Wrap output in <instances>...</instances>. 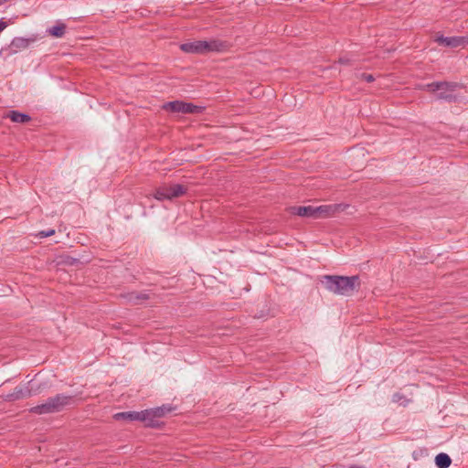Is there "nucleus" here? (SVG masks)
I'll return each mask as SVG.
<instances>
[{
  "mask_svg": "<svg viewBox=\"0 0 468 468\" xmlns=\"http://www.w3.org/2000/svg\"><path fill=\"white\" fill-rule=\"evenodd\" d=\"M435 41L439 45L451 48H457L460 46H464L466 44V40L463 37H443L441 35L437 37Z\"/></svg>",
  "mask_w": 468,
  "mask_h": 468,
  "instance_id": "obj_12",
  "label": "nucleus"
},
{
  "mask_svg": "<svg viewBox=\"0 0 468 468\" xmlns=\"http://www.w3.org/2000/svg\"><path fill=\"white\" fill-rule=\"evenodd\" d=\"M35 40H36L35 37H29V38L21 37H14L12 39L10 45H8L7 47L3 48L1 49L0 54L6 52L7 56H12L20 50H24V49L27 48L30 46V44L33 43Z\"/></svg>",
  "mask_w": 468,
  "mask_h": 468,
  "instance_id": "obj_8",
  "label": "nucleus"
},
{
  "mask_svg": "<svg viewBox=\"0 0 468 468\" xmlns=\"http://www.w3.org/2000/svg\"><path fill=\"white\" fill-rule=\"evenodd\" d=\"M463 88V84L453 81H433L424 86L426 90L433 93L436 92L438 100L450 103L460 101V96L455 94L454 91Z\"/></svg>",
  "mask_w": 468,
  "mask_h": 468,
  "instance_id": "obj_4",
  "label": "nucleus"
},
{
  "mask_svg": "<svg viewBox=\"0 0 468 468\" xmlns=\"http://www.w3.org/2000/svg\"><path fill=\"white\" fill-rule=\"evenodd\" d=\"M288 212L292 215H296L302 218H314L315 219V207L313 206H299L288 207Z\"/></svg>",
  "mask_w": 468,
  "mask_h": 468,
  "instance_id": "obj_11",
  "label": "nucleus"
},
{
  "mask_svg": "<svg viewBox=\"0 0 468 468\" xmlns=\"http://www.w3.org/2000/svg\"><path fill=\"white\" fill-rule=\"evenodd\" d=\"M392 400L394 402H399L402 404L403 406H407L410 400L406 399V397L401 393H395L392 397Z\"/></svg>",
  "mask_w": 468,
  "mask_h": 468,
  "instance_id": "obj_18",
  "label": "nucleus"
},
{
  "mask_svg": "<svg viewBox=\"0 0 468 468\" xmlns=\"http://www.w3.org/2000/svg\"><path fill=\"white\" fill-rule=\"evenodd\" d=\"M12 0H0V6L5 5V3L11 2Z\"/></svg>",
  "mask_w": 468,
  "mask_h": 468,
  "instance_id": "obj_23",
  "label": "nucleus"
},
{
  "mask_svg": "<svg viewBox=\"0 0 468 468\" xmlns=\"http://www.w3.org/2000/svg\"><path fill=\"white\" fill-rule=\"evenodd\" d=\"M74 402V396L58 393L48 398L44 403L32 407L29 412L37 415L58 413L70 407Z\"/></svg>",
  "mask_w": 468,
  "mask_h": 468,
  "instance_id": "obj_2",
  "label": "nucleus"
},
{
  "mask_svg": "<svg viewBox=\"0 0 468 468\" xmlns=\"http://www.w3.org/2000/svg\"><path fill=\"white\" fill-rule=\"evenodd\" d=\"M7 23L4 19H0V33L7 27Z\"/></svg>",
  "mask_w": 468,
  "mask_h": 468,
  "instance_id": "obj_21",
  "label": "nucleus"
},
{
  "mask_svg": "<svg viewBox=\"0 0 468 468\" xmlns=\"http://www.w3.org/2000/svg\"><path fill=\"white\" fill-rule=\"evenodd\" d=\"M227 41L220 39L197 40L184 43L180 46L181 50L192 54H207L209 52H223L229 48Z\"/></svg>",
  "mask_w": 468,
  "mask_h": 468,
  "instance_id": "obj_3",
  "label": "nucleus"
},
{
  "mask_svg": "<svg viewBox=\"0 0 468 468\" xmlns=\"http://www.w3.org/2000/svg\"><path fill=\"white\" fill-rule=\"evenodd\" d=\"M321 282L330 292L344 296L352 295L355 292H358L361 287L358 275H324Z\"/></svg>",
  "mask_w": 468,
  "mask_h": 468,
  "instance_id": "obj_1",
  "label": "nucleus"
},
{
  "mask_svg": "<svg viewBox=\"0 0 468 468\" xmlns=\"http://www.w3.org/2000/svg\"><path fill=\"white\" fill-rule=\"evenodd\" d=\"M339 63L340 64H344V65H347V64L350 63V59L346 58H339Z\"/></svg>",
  "mask_w": 468,
  "mask_h": 468,
  "instance_id": "obj_22",
  "label": "nucleus"
},
{
  "mask_svg": "<svg viewBox=\"0 0 468 468\" xmlns=\"http://www.w3.org/2000/svg\"><path fill=\"white\" fill-rule=\"evenodd\" d=\"M342 205H322L315 207V219L325 218L334 216L336 212L340 211Z\"/></svg>",
  "mask_w": 468,
  "mask_h": 468,
  "instance_id": "obj_10",
  "label": "nucleus"
},
{
  "mask_svg": "<svg viewBox=\"0 0 468 468\" xmlns=\"http://www.w3.org/2000/svg\"><path fill=\"white\" fill-rule=\"evenodd\" d=\"M55 234V229H48V230H41L37 236L40 238H47L50 237Z\"/></svg>",
  "mask_w": 468,
  "mask_h": 468,
  "instance_id": "obj_19",
  "label": "nucleus"
},
{
  "mask_svg": "<svg viewBox=\"0 0 468 468\" xmlns=\"http://www.w3.org/2000/svg\"><path fill=\"white\" fill-rule=\"evenodd\" d=\"M187 187L181 184H173L162 186L155 189L154 197L157 200H172L186 195Z\"/></svg>",
  "mask_w": 468,
  "mask_h": 468,
  "instance_id": "obj_6",
  "label": "nucleus"
},
{
  "mask_svg": "<svg viewBox=\"0 0 468 468\" xmlns=\"http://www.w3.org/2000/svg\"><path fill=\"white\" fill-rule=\"evenodd\" d=\"M67 26L64 23H58L52 27H49L47 32L55 37H62L66 32Z\"/></svg>",
  "mask_w": 468,
  "mask_h": 468,
  "instance_id": "obj_17",
  "label": "nucleus"
},
{
  "mask_svg": "<svg viewBox=\"0 0 468 468\" xmlns=\"http://www.w3.org/2000/svg\"><path fill=\"white\" fill-rule=\"evenodd\" d=\"M127 301L133 304H139L143 301L150 299V296L145 292H131L124 295Z\"/></svg>",
  "mask_w": 468,
  "mask_h": 468,
  "instance_id": "obj_14",
  "label": "nucleus"
},
{
  "mask_svg": "<svg viewBox=\"0 0 468 468\" xmlns=\"http://www.w3.org/2000/svg\"><path fill=\"white\" fill-rule=\"evenodd\" d=\"M167 287H168V286L163 285V286H162V289H164V290H165V289H166Z\"/></svg>",
  "mask_w": 468,
  "mask_h": 468,
  "instance_id": "obj_25",
  "label": "nucleus"
},
{
  "mask_svg": "<svg viewBox=\"0 0 468 468\" xmlns=\"http://www.w3.org/2000/svg\"><path fill=\"white\" fill-rule=\"evenodd\" d=\"M163 109L171 112L198 114L204 112L205 107L182 101H173L165 103Z\"/></svg>",
  "mask_w": 468,
  "mask_h": 468,
  "instance_id": "obj_7",
  "label": "nucleus"
},
{
  "mask_svg": "<svg viewBox=\"0 0 468 468\" xmlns=\"http://www.w3.org/2000/svg\"><path fill=\"white\" fill-rule=\"evenodd\" d=\"M174 410L175 408L170 405H162L161 407L144 410L145 427L161 429L165 425V422L160 420V419L165 417L167 413L172 412Z\"/></svg>",
  "mask_w": 468,
  "mask_h": 468,
  "instance_id": "obj_5",
  "label": "nucleus"
},
{
  "mask_svg": "<svg viewBox=\"0 0 468 468\" xmlns=\"http://www.w3.org/2000/svg\"><path fill=\"white\" fill-rule=\"evenodd\" d=\"M360 79L367 82H373L375 80L374 76L372 74H367V73L360 74Z\"/></svg>",
  "mask_w": 468,
  "mask_h": 468,
  "instance_id": "obj_20",
  "label": "nucleus"
},
{
  "mask_svg": "<svg viewBox=\"0 0 468 468\" xmlns=\"http://www.w3.org/2000/svg\"><path fill=\"white\" fill-rule=\"evenodd\" d=\"M32 396V391L26 387H16L12 393L6 395L7 401H16L21 399L29 398Z\"/></svg>",
  "mask_w": 468,
  "mask_h": 468,
  "instance_id": "obj_13",
  "label": "nucleus"
},
{
  "mask_svg": "<svg viewBox=\"0 0 468 468\" xmlns=\"http://www.w3.org/2000/svg\"><path fill=\"white\" fill-rule=\"evenodd\" d=\"M452 463L451 457L444 452H441L435 457V464L438 468H448Z\"/></svg>",
  "mask_w": 468,
  "mask_h": 468,
  "instance_id": "obj_16",
  "label": "nucleus"
},
{
  "mask_svg": "<svg viewBox=\"0 0 468 468\" xmlns=\"http://www.w3.org/2000/svg\"><path fill=\"white\" fill-rule=\"evenodd\" d=\"M115 420L142 421L145 426L144 411H122L113 415Z\"/></svg>",
  "mask_w": 468,
  "mask_h": 468,
  "instance_id": "obj_9",
  "label": "nucleus"
},
{
  "mask_svg": "<svg viewBox=\"0 0 468 468\" xmlns=\"http://www.w3.org/2000/svg\"><path fill=\"white\" fill-rule=\"evenodd\" d=\"M350 468H363V467L358 466V465H351Z\"/></svg>",
  "mask_w": 468,
  "mask_h": 468,
  "instance_id": "obj_24",
  "label": "nucleus"
},
{
  "mask_svg": "<svg viewBox=\"0 0 468 468\" xmlns=\"http://www.w3.org/2000/svg\"><path fill=\"white\" fill-rule=\"evenodd\" d=\"M13 122L27 123L31 121V116L17 111H10L7 115Z\"/></svg>",
  "mask_w": 468,
  "mask_h": 468,
  "instance_id": "obj_15",
  "label": "nucleus"
}]
</instances>
